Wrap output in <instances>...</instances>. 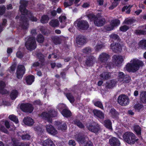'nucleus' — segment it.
<instances>
[{"mask_svg":"<svg viewBox=\"0 0 146 146\" xmlns=\"http://www.w3.org/2000/svg\"><path fill=\"white\" fill-rule=\"evenodd\" d=\"M20 3L21 5L19 10L21 14L23 15H27L29 19L32 22L37 21V19L36 17L33 16L32 13L26 8L28 5V1L25 0H21Z\"/></svg>","mask_w":146,"mask_h":146,"instance_id":"1","label":"nucleus"},{"mask_svg":"<svg viewBox=\"0 0 146 146\" xmlns=\"http://www.w3.org/2000/svg\"><path fill=\"white\" fill-rule=\"evenodd\" d=\"M130 62L131 63H128L126 66V69L129 72H135L139 69L140 67L144 65L143 62L138 59H133Z\"/></svg>","mask_w":146,"mask_h":146,"instance_id":"2","label":"nucleus"},{"mask_svg":"<svg viewBox=\"0 0 146 146\" xmlns=\"http://www.w3.org/2000/svg\"><path fill=\"white\" fill-rule=\"evenodd\" d=\"M123 140L127 143L131 145H133L138 141V139H136L135 135L133 133L127 132H125L123 136Z\"/></svg>","mask_w":146,"mask_h":146,"instance_id":"3","label":"nucleus"},{"mask_svg":"<svg viewBox=\"0 0 146 146\" xmlns=\"http://www.w3.org/2000/svg\"><path fill=\"white\" fill-rule=\"evenodd\" d=\"M25 46L29 50L31 51L34 50L37 46L35 37L34 36L29 37L25 42Z\"/></svg>","mask_w":146,"mask_h":146,"instance_id":"4","label":"nucleus"},{"mask_svg":"<svg viewBox=\"0 0 146 146\" xmlns=\"http://www.w3.org/2000/svg\"><path fill=\"white\" fill-rule=\"evenodd\" d=\"M88 129L92 132L98 135L101 129V127L98 123L93 122L89 123L87 126Z\"/></svg>","mask_w":146,"mask_h":146,"instance_id":"5","label":"nucleus"},{"mask_svg":"<svg viewBox=\"0 0 146 146\" xmlns=\"http://www.w3.org/2000/svg\"><path fill=\"white\" fill-rule=\"evenodd\" d=\"M19 16L17 15L16 17V19H18L20 18L19 20L21 21L20 25L22 29L26 30L29 28V21L28 19L25 17V16Z\"/></svg>","mask_w":146,"mask_h":146,"instance_id":"6","label":"nucleus"},{"mask_svg":"<svg viewBox=\"0 0 146 146\" xmlns=\"http://www.w3.org/2000/svg\"><path fill=\"white\" fill-rule=\"evenodd\" d=\"M21 110L23 111L31 113L34 110L33 105L30 103H22L20 106Z\"/></svg>","mask_w":146,"mask_h":146,"instance_id":"7","label":"nucleus"},{"mask_svg":"<svg viewBox=\"0 0 146 146\" xmlns=\"http://www.w3.org/2000/svg\"><path fill=\"white\" fill-rule=\"evenodd\" d=\"M77 26L79 30L85 31L88 29L89 25L87 21L82 20L77 21Z\"/></svg>","mask_w":146,"mask_h":146,"instance_id":"8","label":"nucleus"},{"mask_svg":"<svg viewBox=\"0 0 146 146\" xmlns=\"http://www.w3.org/2000/svg\"><path fill=\"white\" fill-rule=\"evenodd\" d=\"M117 102L120 105L125 106L129 104V100L126 95L124 94H121L118 96Z\"/></svg>","mask_w":146,"mask_h":146,"instance_id":"9","label":"nucleus"},{"mask_svg":"<svg viewBox=\"0 0 146 146\" xmlns=\"http://www.w3.org/2000/svg\"><path fill=\"white\" fill-rule=\"evenodd\" d=\"M25 68L23 65H18L16 74L17 77L18 79H21L25 73Z\"/></svg>","mask_w":146,"mask_h":146,"instance_id":"10","label":"nucleus"},{"mask_svg":"<svg viewBox=\"0 0 146 146\" xmlns=\"http://www.w3.org/2000/svg\"><path fill=\"white\" fill-rule=\"evenodd\" d=\"M112 60L117 66H119L121 64L124 60L122 56L120 55L115 54L112 57Z\"/></svg>","mask_w":146,"mask_h":146,"instance_id":"11","label":"nucleus"},{"mask_svg":"<svg viewBox=\"0 0 146 146\" xmlns=\"http://www.w3.org/2000/svg\"><path fill=\"white\" fill-rule=\"evenodd\" d=\"M111 49L115 53L120 52L122 50V46L119 42L113 43L110 45Z\"/></svg>","mask_w":146,"mask_h":146,"instance_id":"12","label":"nucleus"},{"mask_svg":"<svg viewBox=\"0 0 146 146\" xmlns=\"http://www.w3.org/2000/svg\"><path fill=\"white\" fill-rule=\"evenodd\" d=\"M95 58L92 55H89L86 57L85 64L88 66H92L94 64Z\"/></svg>","mask_w":146,"mask_h":146,"instance_id":"13","label":"nucleus"},{"mask_svg":"<svg viewBox=\"0 0 146 146\" xmlns=\"http://www.w3.org/2000/svg\"><path fill=\"white\" fill-rule=\"evenodd\" d=\"M76 40L77 44L82 46L86 43V38L84 36L80 35L76 38Z\"/></svg>","mask_w":146,"mask_h":146,"instance_id":"14","label":"nucleus"},{"mask_svg":"<svg viewBox=\"0 0 146 146\" xmlns=\"http://www.w3.org/2000/svg\"><path fill=\"white\" fill-rule=\"evenodd\" d=\"M109 143L111 146H120L121 143L119 140L115 137H112L109 140Z\"/></svg>","mask_w":146,"mask_h":146,"instance_id":"15","label":"nucleus"},{"mask_svg":"<svg viewBox=\"0 0 146 146\" xmlns=\"http://www.w3.org/2000/svg\"><path fill=\"white\" fill-rule=\"evenodd\" d=\"M87 136L81 133H79L76 136V140L79 143L83 144L86 142V139Z\"/></svg>","mask_w":146,"mask_h":146,"instance_id":"16","label":"nucleus"},{"mask_svg":"<svg viewBox=\"0 0 146 146\" xmlns=\"http://www.w3.org/2000/svg\"><path fill=\"white\" fill-rule=\"evenodd\" d=\"M55 124L59 130H65L67 128V124L66 123H63L61 121H56Z\"/></svg>","mask_w":146,"mask_h":146,"instance_id":"17","label":"nucleus"},{"mask_svg":"<svg viewBox=\"0 0 146 146\" xmlns=\"http://www.w3.org/2000/svg\"><path fill=\"white\" fill-rule=\"evenodd\" d=\"M109 55L105 52L100 54L98 58L99 61L102 63H106L109 58Z\"/></svg>","mask_w":146,"mask_h":146,"instance_id":"18","label":"nucleus"},{"mask_svg":"<svg viewBox=\"0 0 146 146\" xmlns=\"http://www.w3.org/2000/svg\"><path fill=\"white\" fill-rule=\"evenodd\" d=\"M46 128L48 132L52 135H54L57 133V131L53 126L51 125H47Z\"/></svg>","mask_w":146,"mask_h":146,"instance_id":"19","label":"nucleus"},{"mask_svg":"<svg viewBox=\"0 0 146 146\" xmlns=\"http://www.w3.org/2000/svg\"><path fill=\"white\" fill-rule=\"evenodd\" d=\"M24 123L29 126H32L34 124V122L33 119L29 117H25L23 120Z\"/></svg>","mask_w":146,"mask_h":146,"instance_id":"20","label":"nucleus"},{"mask_svg":"<svg viewBox=\"0 0 146 146\" xmlns=\"http://www.w3.org/2000/svg\"><path fill=\"white\" fill-rule=\"evenodd\" d=\"M106 20L104 18L98 19L96 18L94 21V24L96 26L100 27L104 25L105 23Z\"/></svg>","mask_w":146,"mask_h":146,"instance_id":"21","label":"nucleus"},{"mask_svg":"<svg viewBox=\"0 0 146 146\" xmlns=\"http://www.w3.org/2000/svg\"><path fill=\"white\" fill-rule=\"evenodd\" d=\"M93 113L94 115L101 119H103L104 118V113L100 110L94 109L93 110Z\"/></svg>","mask_w":146,"mask_h":146,"instance_id":"22","label":"nucleus"},{"mask_svg":"<svg viewBox=\"0 0 146 146\" xmlns=\"http://www.w3.org/2000/svg\"><path fill=\"white\" fill-rule=\"evenodd\" d=\"M41 116L44 119L46 120L48 122L52 123V119L49 111L48 112H43L41 114Z\"/></svg>","mask_w":146,"mask_h":146,"instance_id":"23","label":"nucleus"},{"mask_svg":"<svg viewBox=\"0 0 146 146\" xmlns=\"http://www.w3.org/2000/svg\"><path fill=\"white\" fill-rule=\"evenodd\" d=\"M62 115L64 117L68 118L72 115L71 111L67 108L64 109L61 112Z\"/></svg>","mask_w":146,"mask_h":146,"instance_id":"24","label":"nucleus"},{"mask_svg":"<svg viewBox=\"0 0 146 146\" xmlns=\"http://www.w3.org/2000/svg\"><path fill=\"white\" fill-rule=\"evenodd\" d=\"M133 130L136 135L139 137H141V129L138 125H135L133 127Z\"/></svg>","mask_w":146,"mask_h":146,"instance_id":"25","label":"nucleus"},{"mask_svg":"<svg viewBox=\"0 0 146 146\" xmlns=\"http://www.w3.org/2000/svg\"><path fill=\"white\" fill-rule=\"evenodd\" d=\"M64 94L71 103H72L74 102L75 99L74 96L71 93L64 92Z\"/></svg>","mask_w":146,"mask_h":146,"instance_id":"26","label":"nucleus"},{"mask_svg":"<svg viewBox=\"0 0 146 146\" xmlns=\"http://www.w3.org/2000/svg\"><path fill=\"white\" fill-rule=\"evenodd\" d=\"M111 116L114 119L117 118L119 115L118 112L113 108H111L109 112Z\"/></svg>","mask_w":146,"mask_h":146,"instance_id":"27","label":"nucleus"},{"mask_svg":"<svg viewBox=\"0 0 146 146\" xmlns=\"http://www.w3.org/2000/svg\"><path fill=\"white\" fill-rule=\"evenodd\" d=\"M35 76L32 75H28L26 78V81L27 84L29 85H31L34 81Z\"/></svg>","mask_w":146,"mask_h":146,"instance_id":"28","label":"nucleus"},{"mask_svg":"<svg viewBox=\"0 0 146 146\" xmlns=\"http://www.w3.org/2000/svg\"><path fill=\"white\" fill-rule=\"evenodd\" d=\"M42 144L43 146H55L52 141L49 138L44 141Z\"/></svg>","mask_w":146,"mask_h":146,"instance_id":"29","label":"nucleus"},{"mask_svg":"<svg viewBox=\"0 0 146 146\" xmlns=\"http://www.w3.org/2000/svg\"><path fill=\"white\" fill-rule=\"evenodd\" d=\"M51 38L53 43L55 44H61L62 40L61 38L57 36H52Z\"/></svg>","mask_w":146,"mask_h":146,"instance_id":"30","label":"nucleus"},{"mask_svg":"<svg viewBox=\"0 0 146 146\" xmlns=\"http://www.w3.org/2000/svg\"><path fill=\"white\" fill-rule=\"evenodd\" d=\"M100 77L104 80H107L110 77L111 75L109 73L107 72H104L100 75Z\"/></svg>","mask_w":146,"mask_h":146,"instance_id":"31","label":"nucleus"},{"mask_svg":"<svg viewBox=\"0 0 146 146\" xmlns=\"http://www.w3.org/2000/svg\"><path fill=\"white\" fill-rule=\"evenodd\" d=\"M104 125L107 129H112V123L109 119H106L104 121Z\"/></svg>","mask_w":146,"mask_h":146,"instance_id":"32","label":"nucleus"},{"mask_svg":"<svg viewBox=\"0 0 146 146\" xmlns=\"http://www.w3.org/2000/svg\"><path fill=\"white\" fill-rule=\"evenodd\" d=\"M72 123L80 128L82 129L85 127L84 124L78 119H75L73 121Z\"/></svg>","mask_w":146,"mask_h":146,"instance_id":"33","label":"nucleus"},{"mask_svg":"<svg viewBox=\"0 0 146 146\" xmlns=\"http://www.w3.org/2000/svg\"><path fill=\"white\" fill-rule=\"evenodd\" d=\"M40 30L41 33L44 35L48 36L51 33V31L44 27H42L40 29Z\"/></svg>","mask_w":146,"mask_h":146,"instance_id":"34","label":"nucleus"},{"mask_svg":"<svg viewBox=\"0 0 146 146\" xmlns=\"http://www.w3.org/2000/svg\"><path fill=\"white\" fill-rule=\"evenodd\" d=\"M49 24L50 26L54 28L58 27L59 25L58 20L56 19L52 20Z\"/></svg>","mask_w":146,"mask_h":146,"instance_id":"35","label":"nucleus"},{"mask_svg":"<svg viewBox=\"0 0 146 146\" xmlns=\"http://www.w3.org/2000/svg\"><path fill=\"white\" fill-rule=\"evenodd\" d=\"M120 22L119 20L117 19H115L112 20L110 23L114 29L115 27L118 26L120 24Z\"/></svg>","mask_w":146,"mask_h":146,"instance_id":"36","label":"nucleus"},{"mask_svg":"<svg viewBox=\"0 0 146 146\" xmlns=\"http://www.w3.org/2000/svg\"><path fill=\"white\" fill-rule=\"evenodd\" d=\"M49 20V17L47 15H44L42 16L40 21L42 24H45L47 23Z\"/></svg>","mask_w":146,"mask_h":146,"instance_id":"37","label":"nucleus"},{"mask_svg":"<svg viewBox=\"0 0 146 146\" xmlns=\"http://www.w3.org/2000/svg\"><path fill=\"white\" fill-rule=\"evenodd\" d=\"M18 92L17 90H13L10 94L11 98L12 100H15L17 97Z\"/></svg>","mask_w":146,"mask_h":146,"instance_id":"38","label":"nucleus"},{"mask_svg":"<svg viewBox=\"0 0 146 146\" xmlns=\"http://www.w3.org/2000/svg\"><path fill=\"white\" fill-rule=\"evenodd\" d=\"M36 40L37 42L39 43H42L44 40V38L41 34H39L37 35Z\"/></svg>","mask_w":146,"mask_h":146,"instance_id":"39","label":"nucleus"},{"mask_svg":"<svg viewBox=\"0 0 146 146\" xmlns=\"http://www.w3.org/2000/svg\"><path fill=\"white\" fill-rule=\"evenodd\" d=\"M37 57L41 65H43L44 63L45 60L44 55L41 53H39L37 55Z\"/></svg>","mask_w":146,"mask_h":146,"instance_id":"40","label":"nucleus"},{"mask_svg":"<svg viewBox=\"0 0 146 146\" xmlns=\"http://www.w3.org/2000/svg\"><path fill=\"white\" fill-rule=\"evenodd\" d=\"M92 50V49L90 47H86L83 49L82 50V52L83 53L87 54L90 53Z\"/></svg>","mask_w":146,"mask_h":146,"instance_id":"41","label":"nucleus"},{"mask_svg":"<svg viewBox=\"0 0 146 146\" xmlns=\"http://www.w3.org/2000/svg\"><path fill=\"white\" fill-rule=\"evenodd\" d=\"M131 80V77L127 75H125V77L123 78L121 82L124 84H127L130 82Z\"/></svg>","mask_w":146,"mask_h":146,"instance_id":"42","label":"nucleus"},{"mask_svg":"<svg viewBox=\"0 0 146 146\" xmlns=\"http://www.w3.org/2000/svg\"><path fill=\"white\" fill-rule=\"evenodd\" d=\"M9 118L11 120L15 122L16 123H17L19 122L17 118L14 115H10L9 116Z\"/></svg>","mask_w":146,"mask_h":146,"instance_id":"43","label":"nucleus"},{"mask_svg":"<svg viewBox=\"0 0 146 146\" xmlns=\"http://www.w3.org/2000/svg\"><path fill=\"white\" fill-rule=\"evenodd\" d=\"M125 75L124 73L121 72H119L118 73L117 79L119 81L121 82L123 80V79L125 77Z\"/></svg>","mask_w":146,"mask_h":146,"instance_id":"44","label":"nucleus"},{"mask_svg":"<svg viewBox=\"0 0 146 146\" xmlns=\"http://www.w3.org/2000/svg\"><path fill=\"white\" fill-rule=\"evenodd\" d=\"M110 36L111 38L117 40L118 42L120 41L119 37L117 34L113 33L110 35Z\"/></svg>","mask_w":146,"mask_h":146,"instance_id":"45","label":"nucleus"},{"mask_svg":"<svg viewBox=\"0 0 146 146\" xmlns=\"http://www.w3.org/2000/svg\"><path fill=\"white\" fill-rule=\"evenodd\" d=\"M132 7L130 5H129L128 6H124L122 8L121 11L122 12L124 11L125 10H127L126 13L127 14H129L131 11L130 9Z\"/></svg>","mask_w":146,"mask_h":146,"instance_id":"46","label":"nucleus"},{"mask_svg":"<svg viewBox=\"0 0 146 146\" xmlns=\"http://www.w3.org/2000/svg\"><path fill=\"white\" fill-rule=\"evenodd\" d=\"M135 34L137 35H144L146 34V31L141 30L137 29L135 31Z\"/></svg>","mask_w":146,"mask_h":146,"instance_id":"47","label":"nucleus"},{"mask_svg":"<svg viewBox=\"0 0 146 146\" xmlns=\"http://www.w3.org/2000/svg\"><path fill=\"white\" fill-rule=\"evenodd\" d=\"M16 64L15 63L13 64L9 68L8 70L11 73H13L15 71Z\"/></svg>","mask_w":146,"mask_h":146,"instance_id":"48","label":"nucleus"},{"mask_svg":"<svg viewBox=\"0 0 146 146\" xmlns=\"http://www.w3.org/2000/svg\"><path fill=\"white\" fill-rule=\"evenodd\" d=\"M87 17L91 21H94L96 19V16L93 13H89L87 15Z\"/></svg>","mask_w":146,"mask_h":146,"instance_id":"49","label":"nucleus"},{"mask_svg":"<svg viewBox=\"0 0 146 146\" xmlns=\"http://www.w3.org/2000/svg\"><path fill=\"white\" fill-rule=\"evenodd\" d=\"M94 104L96 106L102 109H104V107L101 102L99 101H96L94 103Z\"/></svg>","mask_w":146,"mask_h":146,"instance_id":"50","label":"nucleus"},{"mask_svg":"<svg viewBox=\"0 0 146 146\" xmlns=\"http://www.w3.org/2000/svg\"><path fill=\"white\" fill-rule=\"evenodd\" d=\"M143 107L142 104H140L138 103L135 104L134 106V108L136 110L139 111L140 109Z\"/></svg>","mask_w":146,"mask_h":146,"instance_id":"51","label":"nucleus"},{"mask_svg":"<svg viewBox=\"0 0 146 146\" xmlns=\"http://www.w3.org/2000/svg\"><path fill=\"white\" fill-rule=\"evenodd\" d=\"M141 100L145 103H146V92L144 91L141 93Z\"/></svg>","mask_w":146,"mask_h":146,"instance_id":"52","label":"nucleus"},{"mask_svg":"<svg viewBox=\"0 0 146 146\" xmlns=\"http://www.w3.org/2000/svg\"><path fill=\"white\" fill-rule=\"evenodd\" d=\"M129 29V27L126 25L122 26H121L119 28V30L123 32H126Z\"/></svg>","mask_w":146,"mask_h":146,"instance_id":"53","label":"nucleus"},{"mask_svg":"<svg viewBox=\"0 0 146 146\" xmlns=\"http://www.w3.org/2000/svg\"><path fill=\"white\" fill-rule=\"evenodd\" d=\"M35 130L38 135L41 134L43 132L42 129L39 126H36L35 128Z\"/></svg>","mask_w":146,"mask_h":146,"instance_id":"54","label":"nucleus"},{"mask_svg":"<svg viewBox=\"0 0 146 146\" xmlns=\"http://www.w3.org/2000/svg\"><path fill=\"white\" fill-rule=\"evenodd\" d=\"M69 2H65L64 3V6L66 8L69 6H71L73 4L74 0H68Z\"/></svg>","mask_w":146,"mask_h":146,"instance_id":"55","label":"nucleus"},{"mask_svg":"<svg viewBox=\"0 0 146 146\" xmlns=\"http://www.w3.org/2000/svg\"><path fill=\"white\" fill-rule=\"evenodd\" d=\"M139 44L141 47L146 49V40H140L139 42Z\"/></svg>","mask_w":146,"mask_h":146,"instance_id":"56","label":"nucleus"},{"mask_svg":"<svg viewBox=\"0 0 146 146\" xmlns=\"http://www.w3.org/2000/svg\"><path fill=\"white\" fill-rule=\"evenodd\" d=\"M135 21V20L133 19H130L125 21V23L127 25L132 24Z\"/></svg>","mask_w":146,"mask_h":146,"instance_id":"57","label":"nucleus"},{"mask_svg":"<svg viewBox=\"0 0 146 146\" xmlns=\"http://www.w3.org/2000/svg\"><path fill=\"white\" fill-rule=\"evenodd\" d=\"M104 44H102L97 45L95 47V50L99 51L105 47Z\"/></svg>","mask_w":146,"mask_h":146,"instance_id":"58","label":"nucleus"},{"mask_svg":"<svg viewBox=\"0 0 146 146\" xmlns=\"http://www.w3.org/2000/svg\"><path fill=\"white\" fill-rule=\"evenodd\" d=\"M51 116V117H57V112L55 110H52L49 111Z\"/></svg>","mask_w":146,"mask_h":146,"instance_id":"59","label":"nucleus"},{"mask_svg":"<svg viewBox=\"0 0 146 146\" xmlns=\"http://www.w3.org/2000/svg\"><path fill=\"white\" fill-rule=\"evenodd\" d=\"M21 138L23 140H29L31 138V136L27 134L23 135Z\"/></svg>","mask_w":146,"mask_h":146,"instance_id":"60","label":"nucleus"},{"mask_svg":"<svg viewBox=\"0 0 146 146\" xmlns=\"http://www.w3.org/2000/svg\"><path fill=\"white\" fill-rule=\"evenodd\" d=\"M105 29L107 31H111L113 30L114 29L110 23V25H107L104 27Z\"/></svg>","mask_w":146,"mask_h":146,"instance_id":"61","label":"nucleus"},{"mask_svg":"<svg viewBox=\"0 0 146 146\" xmlns=\"http://www.w3.org/2000/svg\"><path fill=\"white\" fill-rule=\"evenodd\" d=\"M114 64L112 62H108L106 67V68L110 69L113 67Z\"/></svg>","mask_w":146,"mask_h":146,"instance_id":"62","label":"nucleus"},{"mask_svg":"<svg viewBox=\"0 0 146 146\" xmlns=\"http://www.w3.org/2000/svg\"><path fill=\"white\" fill-rule=\"evenodd\" d=\"M16 56L17 58H21L23 56V54L20 51H18L16 53Z\"/></svg>","mask_w":146,"mask_h":146,"instance_id":"63","label":"nucleus"},{"mask_svg":"<svg viewBox=\"0 0 146 146\" xmlns=\"http://www.w3.org/2000/svg\"><path fill=\"white\" fill-rule=\"evenodd\" d=\"M84 144V146H94L92 142L90 140L85 142Z\"/></svg>","mask_w":146,"mask_h":146,"instance_id":"64","label":"nucleus"}]
</instances>
